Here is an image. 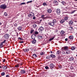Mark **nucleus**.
<instances>
[{
	"label": "nucleus",
	"instance_id": "5fc2aeb1",
	"mask_svg": "<svg viewBox=\"0 0 77 77\" xmlns=\"http://www.w3.org/2000/svg\"><path fill=\"white\" fill-rule=\"evenodd\" d=\"M35 19H36V17H33V20H35Z\"/></svg>",
	"mask_w": 77,
	"mask_h": 77
},
{
	"label": "nucleus",
	"instance_id": "6e6552de",
	"mask_svg": "<svg viewBox=\"0 0 77 77\" xmlns=\"http://www.w3.org/2000/svg\"><path fill=\"white\" fill-rule=\"evenodd\" d=\"M35 37H36V35L35 34H33L31 36V38L32 39H35Z\"/></svg>",
	"mask_w": 77,
	"mask_h": 77
},
{
	"label": "nucleus",
	"instance_id": "4be33fe9",
	"mask_svg": "<svg viewBox=\"0 0 77 77\" xmlns=\"http://www.w3.org/2000/svg\"><path fill=\"white\" fill-rule=\"evenodd\" d=\"M54 3H56V5H57L59 3H58V2L57 1L55 0L54 1Z\"/></svg>",
	"mask_w": 77,
	"mask_h": 77
},
{
	"label": "nucleus",
	"instance_id": "58836bf2",
	"mask_svg": "<svg viewBox=\"0 0 77 77\" xmlns=\"http://www.w3.org/2000/svg\"><path fill=\"white\" fill-rule=\"evenodd\" d=\"M6 41V40H5L3 42H1V43L2 44H4V43H5Z\"/></svg>",
	"mask_w": 77,
	"mask_h": 77
},
{
	"label": "nucleus",
	"instance_id": "4c0bfd02",
	"mask_svg": "<svg viewBox=\"0 0 77 77\" xmlns=\"http://www.w3.org/2000/svg\"><path fill=\"white\" fill-rule=\"evenodd\" d=\"M54 37H53V38H50L49 41H52V40H53V39H54Z\"/></svg>",
	"mask_w": 77,
	"mask_h": 77
},
{
	"label": "nucleus",
	"instance_id": "473e14b6",
	"mask_svg": "<svg viewBox=\"0 0 77 77\" xmlns=\"http://www.w3.org/2000/svg\"><path fill=\"white\" fill-rule=\"evenodd\" d=\"M36 26H37L36 24H34L33 25V27L34 29H35V28H36Z\"/></svg>",
	"mask_w": 77,
	"mask_h": 77
},
{
	"label": "nucleus",
	"instance_id": "09e8293b",
	"mask_svg": "<svg viewBox=\"0 0 77 77\" xmlns=\"http://www.w3.org/2000/svg\"><path fill=\"white\" fill-rule=\"evenodd\" d=\"M32 1H30L26 3H32Z\"/></svg>",
	"mask_w": 77,
	"mask_h": 77
},
{
	"label": "nucleus",
	"instance_id": "b1692460",
	"mask_svg": "<svg viewBox=\"0 0 77 77\" xmlns=\"http://www.w3.org/2000/svg\"><path fill=\"white\" fill-rule=\"evenodd\" d=\"M65 22V20L63 19L61 20L60 21V23H62V24L63 23Z\"/></svg>",
	"mask_w": 77,
	"mask_h": 77
},
{
	"label": "nucleus",
	"instance_id": "f704fd0d",
	"mask_svg": "<svg viewBox=\"0 0 77 77\" xmlns=\"http://www.w3.org/2000/svg\"><path fill=\"white\" fill-rule=\"evenodd\" d=\"M3 69L5 70L6 69H7V68H7V66H5L3 67Z\"/></svg>",
	"mask_w": 77,
	"mask_h": 77
},
{
	"label": "nucleus",
	"instance_id": "7ed1b4c3",
	"mask_svg": "<svg viewBox=\"0 0 77 77\" xmlns=\"http://www.w3.org/2000/svg\"><path fill=\"white\" fill-rule=\"evenodd\" d=\"M48 25L49 26H54V23L53 22H51L48 23Z\"/></svg>",
	"mask_w": 77,
	"mask_h": 77
},
{
	"label": "nucleus",
	"instance_id": "c85d7f7f",
	"mask_svg": "<svg viewBox=\"0 0 77 77\" xmlns=\"http://www.w3.org/2000/svg\"><path fill=\"white\" fill-rule=\"evenodd\" d=\"M76 11H77V10H74L73 11L71 12H70L71 14H74V12H75Z\"/></svg>",
	"mask_w": 77,
	"mask_h": 77
},
{
	"label": "nucleus",
	"instance_id": "9d476101",
	"mask_svg": "<svg viewBox=\"0 0 77 77\" xmlns=\"http://www.w3.org/2000/svg\"><path fill=\"white\" fill-rule=\"evenodd\" d=\"M69 60L70 61H73V60H74V58L73 57H71L69 58Z\"/></svg>",
	"mask_w": 77,
	"mask_h": 77
},
{
	"label": "nucleus",
	"instance_id": "f03ea898",
	"mask_svg": "<svg viewBox=\"0 0 77 77\" xmlns=\"http://www.w3.org/2000/svg\"><path fill=\"white\" fill-rule=\"evenodd\" d=\"M69 47L68 46H64V47H63L62 48V49L63 50H64L65 51H66L68 50Z\"/></svg>",
	"mask_w": 77,
	"mask_h": 77
},
{
	"label": "nucleus",
	"instance_id": "9b49d317",
	"mask_svg": "<svg viewBox=\"0 0 77 77\" xmlns=\"http://www.w3.org/2000/svg\"><path fill=\"white\" fill-rule=\"evenodd\" d=\"M69 24L70 26H72L73 24V22L72 21H70L69 22Z\"/></svg>",
	"mask_w": 77,
	"mask_h": 77
},
{
	"label": "nucleus",
	"instance_id": "3c124183",
	"mask_svg": "<svg viewBox=\"0 0 77 77\" xmlns=\"http://www.w3.org/2000/svg\"><path fill=\"white\" fill-rule=\"evenodd\" d=\"M61 3H62V5H64V4L65 3V2H64V1H62L61 2Z\"/></svg>",
	"mask_w": 77,
	"mask_h": 77
},
{
	"label": "nucleus",
	"instance_id": "de8ad7c7",
	"mask_svg": "<svg viewBox=\"0 0 77 77\" xmlns=\"http://www.w3.org/2000/svg\"><path fill=\"white\" fill-rule=\"evenodd\" d=\"M18 39H20V40H23V39L21 38V37H19Z\"/></svg>",
	"mask_w": 77,
	"mask_h": 77
},
{
	"label": "nucleus",
	"instance_id": "393cba45",
	"mask_svg": "<svg viewBox=\"0 0 77 77\" xmlns=\"http://www.w3.org/2000/svg\"><path fill=\"white\" fill-rule=\"evenodd\" d=\"M39 34V32L36 31L35 32V33L33 34H34L35 35H38Z\"/></svg>",
	"mask_w": 77,
	"mask_h": 77
},
{
	"label": "nucleus",
	"instance_id": "a19ab883",
	"mask_svg": "<svg viewBox=\"0 0 77 77\" xmlns=\"http://www.w3.org/2000/svg\"><path fill=\"white\" fill-rule=\"evenodd\" d=\"M15 67L16 68H18V67H19V64H17L15 66Z\"/></svg>",
	"mask_w": 77,
	"mask_h": 77
},
{
	"label": "nucleus",
	"instance_id": "6ab92c4d",
	"mask_svg": "<svg viewBox=\"0 0 77 77\" xmlns=\"http://www.w3.org/2000/svg\"><path fill=\"white\" fill-rule=\"evenodd\" d=\"M68 16H66L64 17V20L65 21H66V20H68Z\"/></svg>",
	"mask_w": 77,
	"mask_h": 77
},
{
	"label": "nucleus",
	"instance_id": "052dcab7",
	"mask_svg": "<svg viewBox=\"0 0 77 77\" xmlns=\"http://www.w3.org/2000/svg\"><path fill=\"white\" fill-rule=\"evenodd\" d=\"M59 68H62V66H59Z\"/></svg>",
	"mask_w": 77,
	"mask_h": 77
},
{
	"label": "nucleus",
	"instance_id": "7c9ffc66",
	"mask_svg": "<svg viewBox=\"0 0 77 77\" xmlns=\"http://www.w3.org/2000/svg\"><path fill=\"white\" fill-rule=\"evenodd\" d=\"M0 48H2L3 47V44H2L1 43H0Z\"/></svg>",
	"mask_w": 77,
	"mask_h": 77
},
{
	"label": "nucleus",
	"instance_id": "bf43d9fd",
	"mask_svg": "<svg viewBox=\"0 0 77 77\" xmlns=\"http://www.w3.org/2000/svg\"><path fill=\"white\" fill-rule=\"evenodd\" d=\"M23 63H21L20 64V65H21L22 66V67H23Z\"/></svg>",
	"mask_w": 77,
	"mask_h": 77
},
{
	"label": "nucleus",
	"instance_id": "f257e3e1",
	"mask_svg": "<svg viewBox=\"0 0 77 77\" xmlns=\"http://www.w3.org/2000/svg\"><path fill=\"white\" fill-rule=\"evenodd\" d=\"M7 8V5H2L0 6V8L1 9H5V8Z\"/></svg>",
	"mask_w": 77,
	"mask_h": 77
},
{
	"label": "nucleus",
	"instance_id": "20e7f679",
	"mask_svg": "<svg viewBox=\"0 0 77 77\" xmlns=\"http://www.w3.org/2000/svg\"><path fill=\"white\" fill-rule=\"evenodd\" d=\"M9 35L7 34L5 35L4 36L5 38L6 39H8L9 38Z\"/></svg>",
	"mask_w": 77,
	"mask_h": 77
},
{
	"label": "nucleus",
	"instance_id": "c756f323",
	"mask_svg": "<svg viewBox=\"0 0 77 77\" xmlns=\"http://www.w3.org/2000/svg\"><path fill=\"white\" fill-rule=\"evenodd\" d=\"M50 56L49 55H48L46 56V59H50Z\"/></svg>",
	"mask_w": 77,
	"mask_h": 77
},
{
	"label": "nucleus",
	"instance_id": "a18cd8bd",
	"mask_svg": "<svg viewBox=\"0 0 77 77\" xmlns=\"http://www.w3.org/2000/svg\"><path fill=\"white\" fill-rule=\"evenodd\" d=\"M4 15L5 16H8V14L6 12L4 13Z\"/></svg>",
	"mask_w": 77,
	"mask_h": 77
},
{
	"label": "nucleus",
	"instance_id": "774afa93",
	"mask_svg": "<svg viewBox=\"0 0 77 77\" xmlns=\"http://www.w3.org/2000/svg\"><path fill=\"white\" fill-rule=\"evenodd\" d=\"M2 68V66H0V68Z\"/></svg>",
	"mask_w": 77,
	"mask_h": 77
},
{
	"label": "nucleus",
	"instance_id": "4d7b16f0",
	"mask_svg": "<svg viewBox=\"0 0 77 77\" xmlns=\"http://www.w3.org/2000/svg\"><path fill=\"white\" fill-rule=\"evenodd\" d=\"M65 41H68V38H66L65 39Z\"/></svg>",
	"mask_w": 77,
	"mask_h": 77
},
{
	"label": "nucleus",
	"instance_id": "1a4fd4ad",
	"mask_svg": "<svg viewBox=\"0 0 77 77\" xmlns=\"http://www.w3.org/2000/svg\"><path fill=\"white\" fill-rule=\"evenodd\" d=\"M31 42H32V44H36V40L35 39H34L32 40Z\"/></svg>",
	"mask_w": 77,
	"mask_h": 77
},
{
	"label": "nucleus",
	"instance_id": "49530a36",
	"mask_svg": "<svg viewBox=\"0 0 77 77\" xmlns=\"http://www.w3.org/2000/svg\"><path fill=\"white\" fill-rule=\"evenodd\" d=\"M28 17H32V14H29L28 15Z\"/></svg>",
	"mask_w": 77,
	"mask_h": 77
},
{
	"label": "nucleus",
	"instance_id": "423d86ee",
	"mask_svg": "<svg viewBox=\"0 0 77 77\" xmlns=\"http://www.w3.org/2000/svg\"><path fill=\"white\" fill-rule=\"evenodd\" d=\"M50 66L51 69H52L54 67V66H54V65L53 64L51 63L50 65Z\"/></svg>",
	"mask_w": 77,
	"mask_h": 77
},
{
	"label": "nucleus",
	"instance_id": "f3484780",
	"mask_svg": "<svg viewBox=\"0 0 77 77\" xmlns=\"http://www.w3.org/2000/svg\"><path fill=\"white\" fill-rule=\"evenodd\" d=\"M32 57H33L34 58H36V57H37V55L34 54L32 55Z\"/></svg>",
	"mask_w": 77,
	"mask_h": 77
},
{
	"label": "nucleus",
	"instance_id": "bb28decb",
	"mask_svg": "<svg viewBox=\"0 0 77 77\" xmlns=\"http://www.w3.org/2000/svg\"><path fill=\"white\" fill-rule=\"evenodd\" d=\"M61 51H57V54H59L60 53H61Z\"/></svg>",
	"mask_w": 77,
	"mask_h": 77
},
{
	"label": "nucleus",
	"instance_id": "dca6fc26",
	"mask_svg": "<svg viewBox=\"0 0 77 77\" xmlns=\"http://www.w3.org/2000/svg\"><path fill=\"white\" fill-rule=\"evenodd\" d=\"M73 38H74V36L73 35L69 36V39H70L71 40H72Z\"/></svg>",
	"mask_w": 77,
	"mask_h": 77
},
{
	"label": "nucleus",
	"instance_id": "0eeeda50",
	"mask_svg": "<svg viewBox=\"0 0 77 77\" xmlns=\"http://www.w3.org/2000/svg\"><path fill=\"white\" fill-rule=\"evenodd\" d=\"M57 13L58 15H60V9H57Z\"/></svg>",
	"mask_w": 77,
	"mask_h": 77
},
{
	"label": "nucleus",
	"instance_id": "0e129e2a",
	"mask_svg": "<svg viewBox=\"0 0 77 77\" xmlns=\"http://www.w3.org/2000/svg\"><path fill=\"white\" fill-rule=\"evenodd\" d=\"M42 19H41L40 20V21H42Z\"/></svg>",
	"mask_w": 77,
	"mask_h": 77
},
{
	"label": "nucleus",
	"instance_id": "2f4dec72",
	"mask_svg": "<svg viewBox=\"0 0 77 77\" xmlns=\"http://www.w3.org/2000/svg\"><path fill=\"white\" fill-rule=\"evenodd\" d=\"M38 32H39L40 33H42V30L40 29L39 28L38 29Z\"/></svg>",
	"mask_w": 77,
	"mask_h": 77
},
{
	"label": "nucleus",
	"instance_id": "69168bd1",
	"mask_svg": "<svg viewBox=\"0 0 77 77\" xmlns=\"http://www.w3.org/2000/svg\"><path fill=\"white\" fill-rule=\"evenodd\" d=\"M50 53H51V54H52V53H53V52L51 51Z\"/></svg>",
	"mask_w": 77,
	"mask_h": 77
},
{
	"label": "nucleus",
	"instance_id": "8fccbe9b",
	"mask_svg": "<svg viewBox=\"0 0 77 77\" xmlns=\"http://www.w3.org/2000/svg\"><path fill=\"white\" fill-rule=\"evenodd\" d=\"M47 4L45 2H44L43 4V6H45Z\"/></svg>",
	"mask_w": 77,
	"mask_h": 77
},
{
	"label": "nucleus",
	"instance_id": "39448f33",
	"mask_svg": "<svg viewBox=\"0 0 77 77\" xmlns=\"http://www.w3.org/2000/svg\"><path fill=\"white\" fill-rule=\"evenodd\" d=\"M20 73L22 74H25L26 73V70L24 69H20Z\"/></svg>",
	"mask_w": 77,
	"mask_h": 77
},
{
	"label": "nucleus",
	"instance_id": "37998d69",
	"mask_svg": "<svg viewBox=\"0 0 77 77\" xmlns=\"http://www.w3.org/2000/svg\"><path fill=\"white\" fill-rule=\"evenodd\" d=\"M25 4H26V3L25 2H23V3H21L20 5H25Z\"/></svg>",
	"mask_w": 77,
	"mask_h": 77
},
{
	"label": "nucleus",
	"instance_id": "412c9836",
	"mask_svg": "<svg viewBox=\"0 0 77 77\" xmlns=\"http://www.w3.org/2000/svg\"><path fill=\"white\" fill-rule=\"evenodd\" d=\"M76 48V47H75V46H73L71 47V50H75V48Z\"/></svg>",
	"mask_w": 77,
	"mask_h": 77
},
{
	"label": "nucleus",
	"instance_id": "aec40b11",
	"mask_svg": "<svg viewBox=\"0 0 77 77\" xmlns=\"http://www.w3.org/2000/svg\"><path fill=\"white\" fill-rule=\"evenodd\" d=\"M18 30H20V31H21V29H22V27L21 26H19L17 28Z\"/></svg>",
	"mask_w": 77,
	"mask_h": 77
},
{
	"label": "nucleus",
	"instance_id": "79ce46f5",
	"mask_svg": "<svg viewBox=\"0 0 77 77\" xmlns=\"http://www.w3.org/2000/svg\"><path fill=\"white\" fill-rule=\"evenodd\" d=\"M65 33V32L63 31H61V34H63Z\"/></svg>",
	"mask_w": 77,
	"mask_h": 77
},
{
	"label": "nucleus",
	"instance_id": "ea45409f",
	"mask_svg": "<svg viewBox=\"0 0 77 77\" xmlns=\"http://www.w3.org/2000/svg\"><path fill=\"white\" fill-rule=\"evenodd\" d=\"M45 54V53H44V52H42V53H40V54L41 55V56H42V55H44V54Z\"/></svg>",
	"mask_w": 77,
	"mask_h": 77
},
{
	"label": "nucleus",
	"instance_id": "603ef678",
	"mask_svg": "<svg viewBox=\"0 0 77 77\" xmlns=\"http://www.w3.org/2000/svg\"><path fill=\"white\" fill-rule=\"evenodd\" d=\"M14 60L15 61H18L19 60H18V59H15Z\"/></svg>",
	"mask_w": 77,
	"mask_h": 77
},
{
	"label": "nucleus",
	"instance_id": "72a5a7b5",
	"mask_svg": "<svg viewBox=\"0 0 77 77\" xmlns=\"http://www.w3.org/2000/svg\"><path fill=\"white\" fill-rule=\"evenodd\" d=\"M62 54H63L64 55H65V54H66V53H65V52L64 51H63L62 52Z\"/></svg>",
	"mask_w": 77,
	"mask_h": 77
},
{
	"label": "nucleus",
	"instance_id": "5701e85b",
	"mask_svg": "<svg viewBox=\"0 0 77 77\" xmlns=\"http://www.w3.org/2000/svg\"><path fill=\"white\" fill-rule=\"evenodd\" d=\"M52 10L51 9H48L47 10V12L48 13H51Z\"/></svg>",
	"mask_w": 77,
	"mask_h": 77
},
{
	"label": "nucleus",
	"instance_id": "a878e982",
	"mask_svg": "<svg viewBox=\"0 0 77 77\" xmlns=\"http://www.w3.org/2000/svg\"><path fill=\"white\" fill-rule=\"evenodd\" d=\"M39 29H41L42 31L44 30V28L42 26H41L40 27Z\"/></svg>",
	"mask_w": 77,
	"mask_h": 77
},
{
	"label": "nucleus",
	"instance_id": "13d9d810",
	"mask_svg": "<svg viewBox=\"0 0 77 77\" xmlns=\"http://www.w3.org/2000/svg\"><path fill=\"white\" fill-rule=\"evenodd\" d=\"M70 28L71 29H73V27H72L70 26Z\"/></svg>",
	"mask_w": 77,
	"mask_h": 77
},
{
	"label": "nucleus",
	"instance_id": "a211bd4d",
	"mask_svg": "<svg viewBox=\"0 0 77 77\" xmlns=\"http://www.w3.org/2000/svg\"><path fill=\"white\" fill-rule=\"evenodd\" d=\"M50 57L52 58H55L56 57V56L55 55H53V54H51L50 55Z\"/></svg>",
	"mask_w": 77,
	"mask_h": 77
},
{
	"label": "nucleus",
	"instance_id": "ddd939ff",
	"mask_svg": "<svg viewBox=\"0 0 77 77\" xmlns=\"http://www.w3.org/2000/svg\"><path fill=\"white\" fill-rule=\"evenodd\" d=\"M45 16V15H42L41 18H42V19H43V20H45V19H46V18H47V17H44Z\"/></svg>",
	"mask_w": 77,
	"mask_h": 77
},
{
	"label": "nucleus",
	"instance_id": "c03bdc74",
	"mask_svg": "<svg viewBox=\"0 0 77 77\" xmlns=\"http://www.w3.org/2000/svg\"><path fill=\"white\" fill-rule=\"evenodd\" d=\"M45 68L46 69H49V68L48 67V66H46Z\"/></svg>",
	"mask_w": 77,
	"mask_h": 77
},
{
	"label": "nucleus",
	"instance_id": "cd10ccee",
	"mask_svg": "<svg viewBox=\"0 0 77 77\" xmlns=\"http://www.w3.org/2000/svg\"><path fill=\"white\" fill-rule=\"evenodd\" d=\"M5 75V72H2L1 73V75L2 76H4Z\"/></svg>",
	"mask_w": 77,
	"mask_h": 77
},
{
	"label": "nucleus",
	"instance_id": "338daca9",
	"mask_svg": "<svg viewBox=\"0 0 77 77\" xmlns=\"http://www.w3.org/2000/svg\"><path fill=\"white\" fill-rule=\"evenodd\" d=\"M2 24V23H0V25H1Z\"/></svg>",
	"mask_w": 77,
	"mask_h": 77
},
{
	"label": "nucleus",
	"instance_id": "680f3d73",
	"mask_svg": "<svg viewBox=\"0 0 77 77\" xmlns=\"http://www.w3.org/2000/svg\"><path fill=\"white\" fill-rule=\"evenodd\" d=\"M1 66V68H3V65Z\"/></svg>",
	"mask_w": 77,
	"mask_h": 77
},
{
	"label": "nucleus",
	"instance_id": "e433bc0d",
	"mask_svg": "<svg viewBox=\"0 0 77 77\" xmlns=\"http://www.w3.org/2000/svg\"><path fill=\"white\" fill-rule=\"evenodd\" d=\"M34 32V30L33 29H31L30 32V33L32 34Z\"/></svg>",
	"mask_w": 77,
	"mask_h": 77
},
{
	"label": "nucleus",
	"instance_id": "f8f14e48",
	"mask_svg": "<svg viewBox=\"0 0 77 77\" xmlns=\"http://www.w3.org/2000/svg\"><path fill=\"white\" fill-rule=\"evenodd\" d=\"M29 49H23V51H24V52H27V51H29Z\"/></svg>",
	"mask_w": 77,
	"mask_h": 77
},
{
	"label": "nucleus",
	"instance_id": "e2e57ef3",
	"mask_svg": "<svg viewBox=\"0 0 77 77\" xmlns=\"http://www.w3.org/2000/svg\"><path fill=\"white\" fill-rule=\"evenodd\" d=\"M3 62H5V59H4V60L3 61Z\"/></svg>",
	"mask_w": 77,
	"mask_h": 77
},
{
	"label": "nucleus",
	"instance_id": "6e6d98bb",
	"mask_svg": "<svg viewBox=\"0 0 77 77\" xmlns=\"http://www.w3.org/2000/svg\"><path fill=\"white\" fill-rule=\"evenodd\" d=\"M6 77H9V75H6Z\"/></svg>",
	"mask_w": 77,
	"mask_h": 77
},
{
	"label": "nucleus",
	"instance_id": "c9c22d12",
	"mask_svg": "<svg viewBox=\"0 0 77 77\" xmlns=\"http://www.w3.org/2000/svg\"><path fill=\"white\" fill-rule=\"evenodd\" d=\"M52 22L54 23H54H56V20H53Z\"/></svg>",
	"mask_w": 77,
	"mask_h": 77
},
{
	"label": "nucleus",
	"instance_id": "864d4df0",
	"mask_svg": "<svg viewBox=\"0 0 77 77\" xmlns=\"http://www.w3.org/2000/svg\"><path fill=\"white\" fill-rule=\"evenodd\" d=\"M19 43H24V42L21 41Z\"/></svg>",
	"mask_w": 77,
	"mask_h": 77
},
{
	"label": "nucleus",
	"instance_id": "4468645a",
	"mask_svg": "<svg viewBox=\"0 0 77 77\" xmlns=\"http://www.w3.org/2000/svg\"><path fill=\"white\" fill-rule=\"evenodd\" d=\"M37 38L39 39H41L42 38V36L41 35H38L37 36Z\"/></svg>",
	"mask_w": 77,
	"mask_h": 77
},
{
	"label": "nucleus",
	"instance_id": "2eb2a0df",
	"mask_svg": "<svg viewBox=\"0 0 77 77\" xmlns=\"http://www.w3.org/2000/svg\"><path fill=\"white\" fill-rule=\"evenodd\" d=\"M71 53V51H70L69 50H68L66 52V54H69V53Z\"/></svg>",
	"mask_w": 77,
	"mask_h": 77
}]
</instances>
